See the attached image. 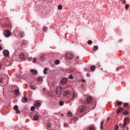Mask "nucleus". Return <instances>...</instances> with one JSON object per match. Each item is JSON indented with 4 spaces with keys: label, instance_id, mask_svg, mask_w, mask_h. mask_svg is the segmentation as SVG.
Here are the masks:
<instances>
[{
    "label": "nucleus",
    "instance_id": "nucleus-19",
    "mask_svg": "<svg viewBox=\"0 0 130 130\" xmlns=\"http://www.w3.org/2000/svg\"><path fill=\"white\" fill-rule=\"evenodd\" d=\"M41 103L40 102H37L35 103V104L34 106L36 107H38L41 105Z\"/></svg>",
    "mask_w": 130,
    "mask_h": 130
},
{
    "label": "nucleus",
    "instance_id": "nucleus-51",
    "mask_svg": "<svg viewBox=\"0 0 130 130\" xmlns=\"http://www.w3.org/2000/svg\"><path fill=\"white\" fill-rule=\"evenodd\" d=\"M82 81L83 82H85V80L83 79H82Z\"/></svg>",
    "mask_w": 130,
    "mask_h": 130
},
{
    "label": "nucleus",
    "instance_id": "nucleus-49",
    "mask_svg": "<svg viewBox=\"0 0 130 130\" xmlns=\"http://www.w3.org/2000/svg\"><path fill=\"white\" fill-rule=\"evenodd\" d=\"M119 126H120V127H121L122 126V124L121 123H120L119 124Z\"/></svg>",
    "mask_w": 130,
    "mask_h": 130
},
{
    "label": "nucleus",
    "instance_id": "nucleus-16",
    "mask_svg": "<svg viewBox=\"0 0 130 130\" xmlns=\"http://www.w3.org/2000/svg\"><path fill=\"white\" fill-rule=\"evenodd\" d=\"M44 125L46 127H47V128H50L51 127V124L48 122L46 123Z\"/></svg>",
    "mask_w": 130,
    "mask_h": 130
},
{
    "label": "nucleus",
    "instance_id": "nucleus-20",
    "mask_svg": "<svg viewBox=\"0 0 130 130\" xmlns=\"http://www.w3.org/2000/svg\"><path fill=\"white\" fill-rule=\"evenodd\" d=\"M14 93L15 95H18L20 93L19 90L17 89L14 90Z\"/></svg>",
    "mask_w": 130,
    "mask_h": 130
},
{
    "label": "nucleus",
    "instance_id": "nucleus-45",
    "mask_svg": "<svg viewBox=\"0 0 130 130\" xmlns=\"http://www.w3.org/2000/svg\"><path fill=\"white\" fill-rule=\"evenodd\" d=\"M47 29V28L46 27H45L44 28H43V30L45 31H46V30Z\"/></svg>",
    "mask_w": 130,
    "mask_h": 130
},
{
    "label": "nucleus",
    "instance_id": "nucleus-11",
    "mask_svg": "<svg viewBox=\"0 0 130 130\" xmlns=\"http://www.w3.org/2000/svg\"><path fill=\"white\" fill-rule=\"evenodd\" d=\"M45 54H41L39 58L41 60H44L45 57Z\"/></svg>",
    "mask_w": 130,
    "mask_h": 130
},
{
    "label": "nucleus",
    "instance_id": "nucleus-12",
    "mask_svg": "<svg viewBox=\"0 0 130 130\" xmlns=\"http://www.w3.org/2000/svg\"><path fill=\"white\" fill-rule=\"evenodd\" d=\"M123 110V108L120 107L117 109V114H118L120 112Z\"/></svg>",
    "mask_w": 130,
    "mask_h": 130
},
{
    "label": "nucleus",
    "instance_id": "nucleus-13",
    "mask_svg": "<svg viewBox=\"0 0 130 130\" xmlns=\"http://www.w3.org/2000/svg\"><path fill=\"white\" fill-rule=\"evenodd\" d=\"M4 56H8L9 55V52L7 50H6L3 52Z\"/></svg>",
    "mask_w": 130,
    "mask_h": 130
},
{
    "label": "nucleus",
    "instance_id": "nucleus-53",
    "mask_svg": "<svg viewBox=\"0 0 130 130\" xmlns=\"http://www.w3.org/2000/svg\"><path fill=\"white\" fill-rule=\"evenodd\" d=\"M2 63H0V69H1V67L2 66Z\"/></svg>",
    "mask_w": 130,
    "mask_h": 130
},
{
    "label": "nucleus",
    "instance_id": "nucleus-21",
    "mask_svg": "<svg viewBox=\"0 0 130 130\" xmlns=\"http://www.w3.org/2000/svg\"><path fill=\"white\" fill-rule=\"evenodd\" d=\"M30 71L31 72L33 73L35 75L37 74L38 73L37 71L34 69L31 70Z\"/></svg>",
    "mask_w": 130,
    "mask_h": 130
},
{
    "label": "nucleus",
    "instance_id": "nucleus-55",
    "mask_svg": "<svg viewBox=\"0 0 130 130\" xmlns=\"http://www.w3.org/2000/svg\"><path fill=\"white\" fill-rule=\"evenodd\" d=\"M100 128H101V129H102L103 128V126H100Z\"/></svg>",
    "mask_w": 130,
    "mask_h": 130
},
{
    "label": "nucleus",
    "instance_id": "nucleus-7",
    "mask_svg": "<svg viewBox=\"0 0 130 130\" xmlns=\"http://www.w3.org/2000/svg\"><path fill=\"white\" fill-rule=\"evenodd\" d=\"M67 81V79L66 78H62L61 81V84L62 85L65 84Z\"/></svg>",
    "mask_w": 130,
    "mask_h": 130
},
{
    "label": "nucleus",
    "instance_id": "nucleus-64",
    "mask_svg": "<svg viewBox=\"0 0 130 130\" xmlns=\"http://www.w3.org/2000/svg\"><path fill=\"white\" fill-rule=\"evenodd\" d=\"M83 130H87L86 129H84Z\"/></svg>",
    "mask_w": 130,
    "mask_h": 130
},
{
    "label": "nucleus",
    "instance_id": "nucleus-38",
    "mask_svg": "<svg viewBox=\"0 0 130 130\" xmlns=\"http://www.w3.org/2000/svg\"><path fill=\"white\" fill-rule=\"evenodd\" d=\"M118 128H119L118 126V125H116L115 127V130H118Z\"/></svg>",
    "mask_w": 130,
    "mask_h": 130
},
{
    "label": "nucleus",
    "instance_id": "nucleus-59",
    "mask_svg": "<svg viewBox=\"0 0 130 130\" xmlns=\"http://www.w3.org/2000/svg\"><path fill=\"white\" fill-rule=\"evenodd\" d=\"M77 59H78L79 58V57L78 56H77V57H76Z\"/></svg>",
    "mask_w": 130,
    "mask_h": 130
},
{
    "label": "nucleus",
    "instance_id": "nucleus-3",
    "mask_svg": "<svg viewBox=\"0 0 130 130\" xmlns=\"http://www.w3.org/2000/svg\"><path fill=\"white\" fill-rule=\"evenodd\" d=\"M11 34V32L9 30H6L3 32L4 35L6 37H9Z\"/></svg>",
    "mask_w": 130,
    "mask_h": 130
},
{
    "label": "nucleus",
    "instance_id": "nucleus-36",
    "mask_svg": "<svg viewBox=\"0 0 130 130\" xmlns=\"http://www.w3.org/2000/svg\"><path fill=\"white\" fill-rule=\"evenodd\" d=\"M123 103L121 101H120L117 103V104L118 105H121Z\"/></svg>",
    "mask_w": 130,
    "mask_h": 130
},
{
    "label": "nucleus",
    "instance_id": "nucleus-5",
    "mask_svg": "<svg viewBox=\"0 0 130 130\" xmlns=\"http://www.w3.org/2000/svg\"><path fill=\"white\" fill-rule=\"evenodd\" d=\"M67 58L68 59H71L73 57V55L70 53H68L66 55Z\"/></svg>",
    "mask_w": 130,
    "mask_h": 130
},
{
    "label": "nucleus",
    "instance_id": "nucleus-27",
    "mask_svg": "<svg viewBox=\"0 0 130 130\" xmlns=\"http://www.w3.org/2000/svg\"><path fill=\"white\" fill-rule=\"evenodd\" d=\"M47 70H48V68H45L44 69V71H43V72L44 74H46L47 73V72H46L47 71Z\"/></svg>",
    "mask_w": 130,
    "mask_h": 130
},
{
    "label": "nucleus",
    "instance_id": "nucleus-8",
    "mask_svg": "<svg viewBox=\"0 0 130 130\" xmlns=\"http://www.w3.org/2000/svg\"><path fill=\"white\" fill-rule=\"evenodd\" d=\"M86 106H84L79 107V111L81 113L83 112L85 109Z\"/></svg>",
    "mask_w": 130,
    "mask_h": 130
},
{
    "label": "nucleus",
    "instance_id": "nucleus-43",
    "mask_svg": "<svg viewBox=\"0 0 130 130\" xmlns=\"http://www.w3.org/2000/svg\"><path fill=\"white\" fill-rule=\"evenodd\" d=\"M62 6L61 5H59L58 6V8H62Z\"/></svg>",
    "mask_w": 130,
    "mask_h": 130
},
{
    "label": "nucleus",
    "instance_id": "nucleus-10",
    "mask_svg": "<svg viewBox=\"0 0 130 130\" xmlns=\"http://www.w3.org/2000/svg\"><path fill=\"white\" fill-rule=\"evenodd\" d=\"M70 92V91L68 90H66L64 91L63 93V95L64 96H66L68 95Z\"/></svg>",
    "mask_w": 130,
    "mask_h": 130
},
{
    "label": "nucleus",
    "instance_id": "nucleus-25",
    "mask_svg": "<svg viewBox=\"0 0 130 130\" xmlns=\"http://www.w3.org/2000/svg\"><path fill=\"white\" fill-rule=\"evenodd\" d=\"M59 105L61 106H63L64 104V103L63 101H60L59 102Z\"/></svg>",
    "mask_w": 130,
    "mask_h": 130
},
{
    "label": "nucleus",
    "instance_id": "nucleus-22",
    "mask_svg": "<svg viewBox=\"0 0 130 130\" xmlns=\"http://www.w3.org/2000/svg\"><path fill=\"white\" fill-rule=\"evenodd\" d=\"M24 35V33L23 32H20L19 34V36L20 37H23Z\"/></svg>",
    "mask_w": 130,
    "mask_h": 130
},
{
    "label": "nucleus",
    "instance_id": "nucleus-56",
    "mask_svg": "<svg viewBox=\"0 0 130 130\" xmlns=\"http://www.w3.org/2000/svg\"><path fill=\"white\" fill-rule=\"evenodd\" d=\"M110 118L109 117H108L107 119V121H108L110 120Z\"/></svg>",
    "mask_w": 130,
    "mask_h": 130
},
{
    "label": "nucleus",
    "instance_id": "nucleus-50",
    "mask_svg": "<svg viewBox=\"0 0 130 130\" xmlns=\"http://www.w3.org/2000/svg\"><path fill=\"white\" fill-rule=\"evenodd\" d=\"M90 74H89V73H88L87 74V76L89 77L90 76Z\"/></svg>",
    "mask_w": 130,
    "mask_h": 130
},
{
    "label": "nucleus",
    "instance_id": "nucleus-63",
    "mask_svg": "<svg viewBox=\"0 0 130 130\" xmlns=\"http://www.w3.org/2000/svg\"><path fill=\"white\" fill-rule=\"evenodd\" d=\"M63 114H61V116H63Z\"/></svg>",
    "mask_w": 130,
    "mask_h": 130
},
{
    "label": "nucleus",
    "instance_id": "nucleus-17",
    "mask_svg": "<svg viewBox=\"0 0 130 130\" xmlns=\"http://www.w3.org/2000/svg\"><path fill=\"white\" fill-rule=\"evenodd\" d=\"M28 101V99L26 97H24L22 98V101L23 103H25Z\"/></svg>",
    "mask_w": 130,
    "mask_h": 130
},
{
    "label": "nucleus",
    "instance_id": "nucleus-4",
    "mask_svg": "<svg viewBox=\"0 0 130 130\" xmlns=\"http://www.w3.org/2000/svg\"><path fill=\"white\" fill-rule=\"evenodd\" d=\"M63 90L62 88L60 87H57L56 90V93L58 95H60Z\"/></svg>",
    "mask_w": 130,
    "mask_h": 130
},
{
    "label": "nucleus",
    "instance_id": "nucleus-6",
    "mask_svg": "<svg viewBox=\"0 0 130 130\" xmlns=\"http://www.w3.org/2000/svg\"><path fill=\"white\" fill-rule=\"evenodd\" d=\"M20 58L21 60H24L26 57L24 54L23 53H21L20 54Z\"/></svg>",
    "mask_w": 130,
    "mask_h": 130
},
{
    "label": "nucleus",
    "instance_id": "nucleus-62",
    "mask_svg": "<svg viewBox=\"0 0 130 130\" xmlns=\"http://www.w3.org/2000/svg\"><path fill=\"white\" fill-rule=\"evenodd\" d=\"M123 2H124V3H125V1H123Z\"/></svg>",
    "mask_w": 130,
    "mask_h": 130
},
{
    "label": "nucleus",
    "instance_id": "nucleus-33",
    "mask_svg": "<svg viewBox=\"0 0 130 130\" xmlns=\"http://www.w3.org/2000/svg\"><path fill=\"white\" fill-rule=\"evenodd\" d=\"M79 101L80 103H83L84 102V99H80L79 100Z\"/></svg>",
    "mask_w": 130,
    "mask_h": 130
},
{
    "label": "nucleus",
    "instance_id": "nucleus-32",
    "mask_svg": "<svg viewBox=\"0 0 130 130\" xmlns=\"http://www.w3.org/2000/svg\"><path fill=\"white\" fill-rule=\"evenodd\" d=\"M68 78L70 79H73V77L72 74H71L69 76Z\"/></svg>",
    "mask_w": 130,
    "mask_h": 130
},
{
    "label": "nucleus",
    "instance_id": "nucleus-57",
    "mask_svg": "<svg viewBox=\"0 0 130 130\" xmlns=\"http://www.w3.org/2000/svg\"><path fill=\"white\" fill-rule=\"evenodd\" d=\"M126 129H127V130H129V128L127 127H126Z\"/></svg>",
    "mask_w": 130,
    "mask_h": 130
},
{
    "label": "nucleus",
    "instance_id": "nucleus-1",
    "mask_svg": "<svg viewBox=\"0 0 130 130\" xmlns=\"http://www.w3.org/2000/svg\"><path fill=\"white\" fill-rule=\"evenodd\" d=\"M43 0H40L36 2V7L37 8H43V7H45V6H43L44 3L43 2Z\"/></svg>",
    "mask_w": 130,
    "mask_h": 130
},
{
    "label": "nucleus",
    "instance_id": "nucleus-52",
    "mask_svg": "<svg viewBox=\"0 0 130 130\" xmlns=\"http://www.w3.org/2000/svg\"><path fill=\"white\" fill-rule=\"evenodd\" d=\"M42 10H40L41 11H42V13H44V12H43V11H44V9H42Z\"/></svg>",
    "mask_w": 130,
    "mask_h": 130
},
{
    "label": "nucleus",
    "instance_id": "nucleus-60",
    "mask_svg": "<svg viewBox=\"0 0 130 130\" xmlns=\"http://www.w3.org/2000/svg\"><path fill=\"white\" fill-rule=\"evenodd\" d=\"M116 70L117 71H118L119 70V69H118V68H117V69H116Z\"/></svg>",
    "mask_w": 130,
    "mask_h": 130
},
{
    "label": "nucleus",
    "instance_id": "nucleus-54",
    "mask_svg": "<svg viewBox=\"0 0 130 130\" xmlns=\"http://www.w3.org/2000/svg\"><path fill=\"white\" fill-rule=\"evenodd\" d=\"M2 50V47L0 45V50Z\"/></svg>",
    "mask_w": 130,
    "mask_h": 130
},
{
    "label": "nucleus",
    "instance_id": "nucleus-61",
    "mask_svg": "<svg viewBox=\"0 0 130 130\" xmlns=\"http://www.w3.org/2000/svg\"><path fill=\"white\" fill-rule=\"evenodd\" d=\"M38 11H39L40 10V9L38 8Z\"/></svg>",
    "mask_w": 130,
    "mask_h": 130
},
{
    "label": "nucleus",
    "instance_id": "nucleus-48",
    "mask_svg": "<svg viewBox=\"0 0 130 130\" xmlns=\"http://www.w3.org/2000/svg\"><path fill=\"white\" fill-rule=\"evenodd\" d=\"M28 60L29 61H31L32 60V57L29 58L28 59Z\"/></svg>",
    "mask_w": 130,
    "mask_h": 130
},
{
    "label": "nucleus",
    "instance_id": "nucleus-23",
    "mask_svg": "<svg viewBox=\"0 0 130 130\" xmlns=\"http://www.w3.org/2000/svg\"><path fill=\"white\" fill-rule=\"evenodd\" d=\"M98 47L97 46H95L94 47L93 51H96L98 49Z\"/></svg>",
    "mask_w": 130,
    "mask_h": 130
},
{
    "label": "nucleus",
    "instance_id": "nucleus-46",
    "mask_svg": "<svg viewBox=\"0 0 130 130\" xmlns=\"http://www.w3.org/2000/svg\"><path fill=\"white\" fill-rule=\"evenodd\" d=\"M16 113H19L20 112V110H16Z\"/></svg>",
    "mask_w": 130,
    "mask_h": 130
},
{
    "label": "nucleus",
    "instance_id": "nucleus-9",
    "mask_svg": "<svg viewBox=\"0 0 130 130\" xmlns=\"http://www.w3.org/2000/svg\"><path fill=\"white\" fill-rule=\"evenodd\" d=\"M92 100V98L90 96H88L87 98L86 102L87 104H88Z\"/></svg>",
    "mask_w": 130,
    "mask_h": 130
},
{
    "label": "nucleus",
    "instance_id": "nucleus-47",
    "mask_svg": "<svg viewBox=\"0 0 130 130\" xmlns=\"http://www.w3.org/2000/svg\"><path fill=\"white\" fill-rule=\"evenodd\" d=\"M33 59L34 60L33 61V63H35V62L36 60L37 59L36 58H33Z\"/></svg>",
    "mask_w": 130,
    "mask_h": 130
},
{
    "label": "nucleus",
    "instance_id": "nucleus-44",
    "mask_svg": "<svg viewBox=\"0 0 130 130\" xmlns=\"http://www.w3.org/2000/svg\"><path fill=\"white\" fill-rule=\"evenodd\" d=\"M104 121H102V122H101V126H103V123H104Z\"/></svg>",
    "mask_w": 130,
    "mask_h": 130
},
{
    "label": "nucleus",
    "instance_id": "nucleus-31",
    "mask_svg": "<svg viewBox=\"0 0 130 130\" xmlns=\"http://www.w3.org/2000/svg\"><path fill=\"white\" fill-rule=\"evenodd\" d=\"M128 103H125L124 104L123 107H126L128 105Z\"/></svg>",
    "mask_w": 130,
    "mask_h": 130
},
{
    "label": "nucleus",
    "instance_id": "nucleus-15",
    "mask_svg": "<svg viewBox=\"0 0 130 130\" xmlns=\"http://www.w3.org/2000/svg\"><path fill=\"white\" fill-rule=\"evenodd\" d=\"M38 116L36 114L33 117L32 119L36 121L38 120Z\"/></svg>",
    "mask_w": 130,
    "mask_h": 130
},
{
    "label": "nucleus",
    "instance_id": "nucleus-28",
    "mask_svg": "<svg viewBox=\"0 0 130 130\" xmlns=\"http://www.w3.org/2000/svg\"><path fill=\"white\" fill-rule=\"evenodd\" d=\"M67 114L69 117H71L72 115V113L70 111H68L67 112Z\"/></svg>",
    "mask_w": 130,
    "mask_h": 130
},
{
    "label": "nucleus",
    "instance_id": "nucleus-35",
    "mask_svg": "<svg viewBox=\"0 0 130 130\" xmlns=\"http://www.w3.org/2000/svg\"><path fill=\"white\" fill-rule=\"evenodd\" d=\"M92 43V41L91 40H89L87 41V43L89 45L91 44Z\"/></svg>",
    "mask_w": 130,
    "mask_h": 130
},
{
    "label": "nucleus",
    "instance_id": "nucleus-41",
    "mask_svg": "<svg viewBox=\"0 0 130 130\" xmlns=\"http://www.w3.org/2000/svg\"><path fill=\"white\" fill-rule=\"evenodd\" d=\"M90 130H95L94 128L92 127H91L89 128Z\"/></svg>",
    "mask_w": 130,
    "mask_h": 130
},
{
    "label": "nucleus",
    "instance_id": "nucleus-34",
    "mask_svg": "<svg viewBox=\"0 0 130 130\" xmlns=\"http://www.w3.org/2000/svg\"><path fill=\"white\" fill-rule=\"evenodd\" d=\"M38 80L39 81L41 82H42V81L43 80V79L41 77H38Z\"/></svg>",
    "mask_w": 130,
    "mask_h": 130
},
{
    "label": "nucleus",
    "instance_id": "nucleus-2",
    "mask_svg": "<svg viewBox=\"0 0 130 130\" xmlns=\"http://www.w3.org/2000/svg\"><path fill=\"white\" fill-rule=\"evenodd\" d=\"M77 93L75 92L71 93L69 96V99L71 101L77 98Z\"/></svg>",
    "mask_w": 130,
    "mask_h": 130
},
{
    "label": "nucleus",
    "instance_id": "nucleus-18",
    "mask_svg": "<svg viewBox=\"0 0 130 130\" xmlns=\"http://www.w3.org/2000/svg\"><path fill=\"white\" fill-rule=\"evenodd\" d=\"M30 87L31 89L33 90H35L36 88V86L35 85L32 84H31L30 85Z\"/></svg>",
    "mask_w": 130,
    "mask_h": 130
},
{
    "label": "nucleus",
    "instance_id": "nucleus-14",
    "mask_svg": "<svg viewBox=\"0 0 130 130\" xmlns=\"http://www.w3.org/2000/svg\"><path fill=\"white\" fill-rule=\"evenodd\" d=\"M127 119V118H126L123 120L124 123L123 124V127L124 128L126 126V123Z\"/></svg>",
    "mask_w": 130,
    "mask_h": 130
},
{
    "label": "nucleus",
    "instance_id": "nucleus-58",
    "mask_svg": "<svg viewBox=\"0 0 130 130\" xmlns=\"http://www.w3.org/2000/svg\"><path fill=\"white\" fill-rule=\"evenodd\" d=\"M43 91H45V90H46V89L45 88H43Z\"/></svg>",
    "mask_w": 130,
    "mask_h": 130
},
{
    "label": "nucleus",
    "instance_id": "nucleus-24",
    "mask_svg": "<svg viewBox=\"0 0 130 130\" xmlns=\"http://www.w3.org/2000/svg\"><path fill=\"white\" fill-rule=\"evenodd\" d=\"M55 63L57 65L59 64L60 63V60H56L55 61Z\"/></svg>",
    "mask_w": 130,
    "mask_h": 130
},
{
    "label": "nucleus",
    "instance_id": "nucleus-42",
    "mask_svg": "<svg viewBox=\"0 0 130 130\" xmlns=\"http://www.w3.org/2000/svg\"><path fill=\"white\" fill-rule=\"evenodd\" d=\"M125 8H128L129 7V5L126 4L125 6Z\"/></svg>",
    "mask_w": 130,
    "mask_h": 130
},
{
    "label": "nucleus",
    "instance_id": "nucleus-39",
    "mask_svg": "<svg viewBox=\"0 0 130 130\" xmlns=\"http://www.w3.org/2000/svg\"><path fill=\"white\" fill-rule=\"evenodd\" d=\"M4 82L3 81V80L2 79V78H0V83H3Z\"/></svg>",
    "mask_w": 130,
    "mask_h": 130
},
{
    "label": "nucleus",
    "instance_id": "nucleus-26",
    "mask_svg": "<svg viewBox=\"0 0 130 130\" xmlns=\"http://www.w3.org/2000/svg\"><path fill=\"white\" fill-rule=\"evenodd\" d=\"M95 67L94 66H91V70L92 71H94L95 70Z\"/></svg>",
    "mask_w": 130,
    "mask_h": 130
},
{
    "label": "nucleus",
    "instance_id": "nucleus-29",
    "mask_svg": "<svg viewBox=\"0 0 130 130\" xmlns=\"http://www.w3.org/2000/svg\"><path fill=\"white\" fill-rule=\"evenodd\" d=\"M18 106L17 105H15L13 107V109L16 110H18Z\"/></svg>",
    "mask_w": 130,
    "mask_h": 130
},
{
    "label": "nucleus",
    "instance_id": "nucleus-40",
    "mask_svg": "<svg viewBox=\"0 0 130 130\" xmlns=\"http://www.w3.org/2000/svg\"><path fill=\"white\" fill-rule=\"evenodd\" d=\"M35 109V108L34 106H32L30 108V110L31 111H33Z\"/></svg>",
    "mask_w": 130,
    "mask_h": 130
},
{
    "label": "nucleus",
    "instance_id": "nucleus-30",
    "mask_svg": "<svg viewBox=\"0 0 130 130\" xmlns=\"http://www.w3.org/2000/svg\"><path fill=\"white\" fill-rule=\"evenodd\" d=\"M128 113V111H123L122 112V113L126 115H127Z\"/></svg>",
    "mask_w": 130,
    "mask_h": 130
},
{
    "label": "nucleus",
    "instance_id": "nucleus-37",
    "mask_svg": "<svg viewBox=\"0 0 130 130\" xmlns=\"http://www.w3.org/2000/svg\"><path fill=\"white\" fill-rule=\"evenodd\" d=\"M63 126L64 127H67L69 126V124L67 123H65L64 124Z\"/></svg>",
    "mask_w": 130,
    "mask_h": 130
}]
</instances>
